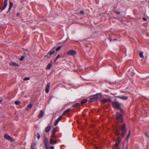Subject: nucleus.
<instances>
[{
    "mask_svg": "<svg viewBox=\"0 0 149 149\" xmlns=\"http://www.w3.org/2000/svg\"><path fill=\"white\" fill-rule=\"evenodd\" d=\"M115 133L116 135L118 136V138L116 140V143L115 144V147H118L119 146L120 143L121 141V139H120L119 137V135L120 134V132L118 128H116L115 129Z\"/></svg>",
    "mask_w": 149,
    "mask_h": 149,
    "instance_id": "1",
    "label": "nucleus"
},
{
    "mask_svg": "<svg viewBox=\"0 0 149 149\" xmlns=\"http://www.w3.org/2000/svg\"><path fill=\"white\" fill-rule=\"evenodd\" d=\"M119 128L121 132V136L123 137H124L125 134L127 132L125 124H123L121 125H120Z\"/></svg>",
    "mask_w": 149,
    "mask_h": 149,
    "instance_id": "2",
    "label": "nucleus"
},
{
    "mask_svg": "<svg viewBox=\"0 0 149 149\" xmlns=\"http://www.w3.org/2000/svg\"><path fill=\"white\" fill-rule=\"evenodd\" d=\"M44 143L46 149H54V146H51L49 148V140L47 138L45 137L44 138Z\"/></svg>",
    "mask_w": 149,
    "mask_h": 149,
    "instance_id": "3",
    "label": "nucleus"
},
{
    "mask_svg": "<svg viewBox=\"0 0 149 149\" xmlns=\"http://www.w3.org/2000/svg\"><path fill=\"white\" fill-rule=\"evenodd\" d=\"M116 116L118 121L121 123H122L123 122V119L122 115L118 112H117Z\"/></svg>",
    "mask_w": 149,
    "mask_h": 149,
    "instance_id": "4",
    "label": "nucleus"
},
{
    "mask_svg": "<svg viewBox=\"0 0 149 149\" xmlns=\"http://www.w3.org/2000/svg\"><path fill=\"white\" fill-rule=\"evenodd\" d=\"M112 105L113 107L116 109L120 108V104L118 102H113Z\"/></svg>",
    "mask_w": 149,
    "mask_h": 149,
    "instance_id": "5",
    "label": "nucleus"
},
{
    "mask_svg": "<svg viewBox=\"0 0 149 149\" xmlns=\"http://www.w3.org/2000/svg\"><path fill=\"white\" fill-rule=\"evenodd\" d=\"M67 54L69 55L74 56L76 54V51L73 50H69Z\"/></svg>",
    "mask_w": 149,
    "mask_h": 149,
    "instance_id": "6",
    "label": "nucleus"
},
{
    "mask_svg": "<svg viewBox=\"0 0 149 149\" xmlns=\"http://www.w3.org/2000/svg\"><path fill=\"white\" fill-rule=\"evenodd\" d=\"M8 4V1H4L3 2V6L2 8H0V13L3 10L5 9Z\"/></svg>",
    "mask_w": 149,
    "mask_h": 149,
    "instance_id": "7",
    "label": "nucleus"
},
{
    "mask_svg": "<svg viewBox=\"0 0 149 149\" xmlns=\"http://www.w3.org/2000/svg\"><path fill=\"white\" fill-rule=\"evenodd\" d=\"M4 137L6 139L10 141H13V139L8 134H5L4 135Z\"/></svg>",
    "mask_w": 149,
    "mask_h": 149,
    "instance_id": "8",
    "label": "nucleus"
},
{
    "mask_svg": "<svg viewBox=\"0 0 149 149\" xmlns=\"http://www.w3.org/2000/svg\"><path fill=\"white\" fill-rule=\"evenodd\" d=\"M116 97H117L123 100H125L128 99V97L127 96H118Z\"/></svg>",
    "mask_w": 149,
    "mask_h": 149,
    "instance_id": "9",
    "label": "nucleus"
},
{
    "mask_svg": "<svg viewBox=\"0 0 149 149\" xmlns=\"http://www.w3.org/2000/svg\"><path fill=\"white\" fill-rule=\"evenodd\" d=\"M50 83H49L47 84L45 88V91L46 93H48L49 92L50 89Z\"/></svg>",
    "mask_w": 149,
    "mask_h": 149,
    "instance_id": "10",
    "label": "nucleus"
},
{
    "mask_svg": "<svg viewBox=\"0 0 149 149\" xmlns=\"http://www.w3.org/2000/svg\"><path fill=\"white\" fill-rule=\"evenodd\" d=\"M57 141L56 138L53 139V138H51L50 139V143L52 144H56V143Z\"/></svg>",
    "mask_w": 149,
    "mask_h": 149,
    "instance_id": "11",
    "label": "nucleus"
},
{
    "mask_svg": "<svg viewBox=\"0 0 149 149\" xmlns=\"http://www.w3.org/2000/svg\"><path fill=\"white\" fill-rule=\"evenodd\" d=\"M102 101L104 102H110L111 101V99L110 98L104 99L102 100Z\"/></svg>",
    "mask_w": 149,
    "mask_h": 149,
    "instance_id": "12",
    "label": "nucleus"
},
{
    "mask_svg": "<svg viewBox=\"0 0 149 149\" xmlns=\"http://www.w3.org/2000/svg\"><path fill=\"white\" fill-rule=\"evenodd\" d=\"M93 97H94L95 100L100 98L101 97V95L99 93H97L95 95H94L93 96Z\"/></svg>",
    "mask_w": 149,
    "mask_h": 149,
    "instance_id": "13",
    "label": "nucleus"
},
{
    "mask_svg": "<svg viewBox=\"0 0 149 149\" xmlns=\"http://www.w3.org/2000/svg\"><path fill=\"white\" fill-rule=\"evenodd\" d=\"M62 118V117L61 116H60L56 120V121L54 125L55 126H56L58 123L59 121Z\"/></svg>",
    "mask_w": 149,
    "mask_h": 149,
    "instance_id": "14",
    "label": "nucleus"
},
{
    "mask_svg": "<svg viewBox=\"0 0 149 149\" xmlns=\"http://www.w3.org/2000/svg\"><path fill=\"white\" fill-rule=\"evenodd\" d=\"M9 64L11 66L14 67H17L19 66L18 64L14 62H10L9 63Z\"/></svg>",
    "mask_w": 149,
    "mask_h": 149,
    "instance_id": "15",
    "label": "nucleus"
},
{
    "mask_svg": "<svg viewBox=\"0 0 149 149\" xmlns=\"http://www.w3.org/2000/svg\"><path fill=\"white\" fill-rule=\"evenodd\" d=\"M44 115V111L43 110H41L40 111V113L38 116V117L39 118H42Z\"/></svg>",
    "mask_w": 149,
    "mask_h": 149,
    "instance_id": "16",
    "label": "nucleus"
},
{
    "mask_svg": "<svg viewBox=\"0 0 149 149\" xmlns=\"http://www.w3.org/2000/svg\"><path fill=\"white\" fill-rule=\"evenodd\" d=\"M71 110V109L70 108H69L67 109L63 112V115H65L68 113Z\"/></svg>",
    "mask_w": 149,
    "mask_h": 149,
    "instance_id": "17",
    "label": "nucleus"
},
{
    "mask_svg": "<svg viewBox=\"0 0 149 149\" xmlns=\"http://www.w3.org/2000/svg\"><path fill=\"white\" fill-rule=\"evenodd\" d=\"M13 5V3L12 2H9V8L7 12V13H8L11 10L12 7Z\"/></svg>",
    "mask_w": 149,
    "mask_h": 149,
    "instance_id": "18",
    "label": "nucleus"
},
{
    "mask_svg": "<svg viewBox=\"0 0 149 149\" xmlns=\"http://www.w3.org/2000/svg\"><path fill=\"white\" fill-rule=\"evenodd\" d=\"M51 127L50 125H48L47 127L45 128V131L46 132H48L49 131L51 128Z\"/></svg>",
    "mask_w": 149,
    "mask_h": 149,
    "instance_id": "19",
    "label": "nucleus"
},
{
    "mask_svg": "<svg viewBox=\"0 0 149 149\" xmlns=\"http://www.w3.org/2000/svg\"><path fill=\"white\" fill-rule=\"evenodd\" d=\"M52 66V64L51 63H50L47 65V67H46V68L47 70H49L50 69Z\"/></svg>",
    "mask_w": 149,
    "mask_h": 149,
    "instance_id": "20",
    "label": "nucleus"
},
{
    "mask_svg": "<svg viewBox=\"0 0 149 149\" xmlns=\"http://www.w3.org/2000/svg\"><path fill=\"white\" fill-rule=\"evenodd\" d=\"M87 102V99H83V100H82L81 101V104H83L84 103H86Z\"/></svg>",
    "mask_w": 149,
    "mask_h": 149,
    "instance_id": "21",
    "label": "nucleus"
},
{
    "mask_svg": "<svg viewBox=\"0 0 149 149\" xmlns=\"http://www.w3.org/2000/svg\"><path fill=\"white\" fill-rule=\"evenodd\" d=\"M55 52V51L54 50H51L49 52V54L50 55H51L52 54H53Z\"/></svg>",
    "mask_w": 149,
    "mask_h": 149,
    "instance_id": "22",
    "label": "nucleus"
},
{
    "mask_svg": "<svg viewBox=\"0 0 149 149\" xmlns=\"http://www.w3.org/2000/svg\"><path fill=\"white\" fill-rule=\"evenodd\" d=\"M32 104H29L27 108L26 109L27 110H28L29 108L31 109L32 108Z\"/></svg>",
    "mask_w": 149,
    "mask_h": 149,
    "instance_id": "23",
    "label": "nucleus"
},
{
    "mask_svg": "<svg viewBox=\"0 0 149 149\" xmlns=\"http://www.w3.org/2000/svg\"><path fill=\"white\" fill-rule=\"evenodd\" d=\"M95 99L93 97H91L89 100V101L91 102H93L95 100Z\"/></svg>",
    "mask_w": 149,
    "mask_h": 149,
    "instance_id": "24",
    "label": "nucleus"
},
{
    "mask_svg": "<svg viewBox=\"0 0 149 149\" xmlns=\"http://www.w3.org/2000/svg\"><path fill=\"white\" fill-rule=\"evenodd\" d=\"M139 56L141 58H143V54L142 52H140Z\"/></svg>",
    "mask_w": 149,
    "mask_h": 149,
    "instance_id": "25",
    "label": "nucleus"
},
{
    "mask_svg": "<svg viewBox=\"0 0 149 149\" xmlns=\"http://www.w3.org/2000/svg\"><path fill=\"white\" fill-rule=\"evenodd\" d=\"M80 104L79 103H76V104L73 105V107H78Z\"/></svg>",
    "mask_w": 149,
    "mask_h": 149,
    "instance_id": "26",
    "label": "nucleus"
},
{
    "mask_svg": "<svg viewBox=\"0 0 149 149\" xmlns=\"http://www.w3.org/2000/svg\"><path fill=\"white\" fill-rule=\"evenodd\" d=\"M61 48V46H59L58 47L55 49V50L56 51H58Z\"/></svg>",
    "mask_w": 149,
    "mask_h": 149,
    "instance_id": "27",
    "label": "nucleus"
},
{
    "mask_svg": "<svg viewBox=\"0 0 149 149\" xmlns=\"http://www.w3.org/2000/svg\"><path fill=\"white\" fill-rule=\"evenodd\" d=\"M15 104L16 105H18L20 104V102L19 101H16L15 102Z\"/></svg>",
    "mask_w": 149,
    "mask_h": 149,
    "instance_id": "28",
    "label": "nucleus"
},
{
    "mask_svg": "<svg viewBox=\"0 0 149 149\" xmlns=\"http://www.w3.org/2000/svg\"><path fill=\"white\" fill-rule=\"evenodd\" d=\"M57 138V137H56L55 136V134H52V135H51V138H54H54Z\"/></svg>",
    "mask_w": 149,
    "mask_h": 149,
    "instance_id": "29",
    "label": "nucleus"
},
{
    "mask_svg": "<svg viewBox=\"0 0 149 149\" xmlns=\"http://www.w3.org/2000/svg\"><path fill=\"white\" fill-rule=\"evenodd\" d=\"M24 56H22L20 58V61H23L24 59Z\"/></svg>",
    "mask_w": 149,
    "mask_h": 149,
    "instance_id": "30",
    "label": "nucleus"
},
{
    "mask_svg": "<svg viewBox=\"0 0 149 149\" xmlns=\"http://www.w3.org/2000/svg\"><path fill=\"white\" fill-rule=\"evenodd\" d=\"M55 131H56V129L55 128H54L52 131V134H55Z\"/></svg>",
    "mask_w": 149,
    "mask_h": 149,
    "instance_id": "31",
    "label": "nucleus"
},
{
    "mask_svg": "<svg viewBox=\"0 0 149 149\" xmlns=\"http://www.w3.org/2000/svg\"><path fill=\"white\" fill-rule=\"evenodd\" d=\"M30 79V78L29 77H26L24 78V81L28 80H29Z\"/></svg>",
    "mask_w": 149,
    "mask_h": 149,
    "instance_id": "32",
    "label": "nucleus"
},
{
    "mask_svg": "<svg viewBox=\"0 0 149 149\" xmlns=\"http://www.w3.org/2000/svg\"><path fill=\"white\" fill-rule=\"evenodd\" d=\"M130 130L129 131V132L128 133V134L127 136V139H128L129 138V137L130 136Z\"/></svg>",
    "mask_w": 149,
    "mask_h": 149,
    "instance_id": "33",
    "label": "nucleus"
},
{
    "mask_svg": "<svg viewBox=\"0 0 149 149\" xmlns=\"http://www.w3.org/2000/svg\"><path fill=\"white\" fill-rule=\"evenodd\" d=\"M40 134L39 133H37V138L38 139H39L40 138Z\"/></svg>",
    "mask_w": 149,
    "mask_h": 149,
    "instance_id": "34",
    "label": "nucleus"
},
{
    "mask_svg": "<svg viewBox=\"0 0 149 149\" xmlns=\"http://www.w3.org/2000/svg\"><path fill=\"white\" fill-rule=\"evenodd\" d=\"M35 149L34 146L33 145H31V149Z\"/></svg>",
    "mask_w": 149,
    "mask_h": 149,
    "instance_id": "35",
    "label": "nucleus"
},
{
    "mask_svg": "<svg viewBox=\"0 0 149 149\" xmlns=\"http://www.w3.org/2000/svg\"><path fill=\"white\" fill-rule=\"evenodd\" d=\"M60 55H58V56H57L56 59L55 60V61H56L57 60L60 58Z\"/></svg>",
    "mask_w": 149,
    "mask_h": 149,
    "instance_id": "36",
    "label": "nucleus"
},
{
    "mask_svg": "<svg viewBox=\"0 0 149 149\" xmlns=\"http://www.w3.org/2000/svg\"><path fill=\"white\" fill-rule=\"evenodd\" d=\"M119 109H120V112L122 113H124V110L123 109H122V108H120H120H119Z\"/></svg>",
    "mask_w": 149,
    "mask_h": 149,
    "instance_id": "37",
    "label": "nucleus"
},
{
    "mask_svg": "<svg viewBox=\"0 0 149 149\" xmlns=\"http://www.w3.org/2000/svg\"><path fill=\"white\" fill-rule=\"evenodd\" d=\"M80 13L82 15H84V11L82 10L80 11Z\"/></svg>",
    "mask_w": 149,
    "mask_h": 149,
    "instance_id": "38",
    "label": "nucleus"
},
{
    "mask_svg": "<svg viewBox=\"0 0 149 149\" xmlns=\"http://www.w3.org/2000/svg\"><path fill=\"white\" fill-rule=\"evenodd\" d=\"M143 19L144 21H146L147 20V19L145 17H143Z\"/></svg>",
    "mask_w": 149,
    "mask_h": 149,
    "instance_id": "39",
    "label": "nucleus"
},
{
    "mask_svg": "<svg viewBox=\"0 0 149 149\" xmlns=\"http://www.w3.org/2000/svg\"><path fill=\"white\" fill-rule=\"evenodd\" d=\"M145 134L146 135V136L148 137H149V134L147 133H145Z\"/></svg>",
    "mask_w": 149,
    "mask_h": 149,
    "instance_id": "40",
    "label": "nucleus"
},
{
    "mask_svg": "<svg viewBox=\"0 0 149 149\" xmlns=\"http://www.w3.org/2000/svg\"><path fill=\"white\" fill-rule=\"evenodd\" d=\"M2 100H0V103H1V102H2Z\"/></svg>",
    "mask_w": 149,
    "mask_h": 149,
    "instance_id": "41",
    "label": "nucleus"
},
{
    "mask_svg": "<svg viewBox=\"0 0 149 149\" xmlns=\"http://www.w3.org/2000/svg\"><path fill=\"white\" fill-rule=\"evenodd\" d=\"M118 14H120V13L118 11L116 12Z\"/></svg>",
    "mask_w": 149,
    "mask_h": 149,
    "instance_id": "42",
    "label": "nucleus"
},
{
    "mask_svg": "<svg viewBox=\"0 0 149 149\" xmlns=\"http://www.w3.org/2000/svg\"><path fill=\"white\" fill-rule=\"evenodd\" d=\"M19 13H17V16H19Z\"/></svg>",
    "mask_w": 149,
    "mask_h": 149,
    "instance_id": "43",
    "label": "nucleus"
},
{
    "mask_svg": "<svg viewBox=\"0 0 149 149\" xmlns=\"http://www.w3.org/2000/svg\"><path fill=\"white\" fill-rule=\"evenodd\" d=\"M117 149H120V148H118Z\"/></svg>",
    "mask_w": 149,
    "mask_h": 149,
    "instance_id": "44",
    "label": "nucleus"
},
{
    "mask_svg": "<svg viewBox=\"0 0 149 149\" xmlns=\"http://www.w3.org/2000/svg\"><path fill=\"white\" fill-rule=\"evenodd\" d=\"M110 41H111L112 40V39L111 38L110 39Z\"/></svg>",
    "mask_w": 149,
    "mask_h": 149,
    "instance_id": "45",
    "label": "nucleus"
},
{
    "mask_svg": "<svg viewBox=\"0 0 149 149\" xmlns=\"http://www.w3.org/2000/svg\"><path fill=\"white\" fill-rule=\"evenodd\" d=\"M8 0H5L4 1H8Z\"/></svg>",
    "mask_w": 149,
    "mask_h": 149,
    "instance_id": "46",
    "label": "nucleus"
},
{
    "mask_svg": "<svg viewBox=\"0 0 149 149\" xmlns=\"http://www.w3.org/2000/svg\"><path fill=\"white\" fill-rule=\"evenodd\" d=\"M55 48H53V49H55Z\"/></svg>",
    "mask_w": 149,
    "mask_h": 149,
    "instance_id": "47",
    "label": "nucleus"
},
{
    "mask_svg": "<svg viewBox=\"0 0 149 149\" xmlns=\"http://www.w3.org/2000/svg\"><path fill=\"white\" fill-rule=\"evenodd\" d=\"M116 40V39H114V40Z\"/></svg>",
    "mask_w": 149,
    "mask_h": 149,
    "instance_id": "48",
    "label": "nucleus"
}]
</instances>
